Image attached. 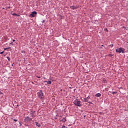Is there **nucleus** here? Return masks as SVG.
I'll use <instances>...</instances> for the list:
<instances>
[{
  "label": "nucleus",
  "instance_id": "obj_1",
  "mask_svg": "<svg viewBox=\"0 0 128 128\" xmlns=\"http://www.w3.org/2000/svg\"><path fill=\"white\" fill-rule=\"evenodd\" d=\"M38 95L39 98H40V100H44V96L42 90H40V92L38 93Z\"/></svg>",
  "mask_w": 128,
  "mask_h": 128
},
{
  "label": "nucleus",
  "instance_id": "obj_2",
  "mask_svg": "<svg viewBox=\"0 0 128 128\" xmlns=\"http://www.w3.org/2000/svg\"><path fill=\"white\" fill-rule=\"evenodd\" d=\"M74 104L75 106H82V102L78 99H76L74 102Z\"/></svg>",
  "mask_w": 128,
  "mask_h": 128
},
{
  "label": "nucleus",
  "instance_id": "obj_3",
  "mask_svg": "<svg viewBox=\"0 0 128 128\" xmlns=\"http://www.w3.org/2000/svg\"><path fill=\"white\" fill-rule=\"evenodd\" d=\"M36 14V12H33L31 14H30V16H32V18H34V16Z\"/></svg>",
  "mask_w": 128,
  "mask_h": 128
},
{
  "label": "nucleus",
  "instance_id": "obj_4",
  "mask_svg": "<svg viewBox=\"0 0 128 128\" xmlns=\"http://www.w3.org/2000/svg\"><path fill=\"white\" fill-rule=\"evenodd\" d=\"M32 118H30L29 116H26L25 118V120H26V122H30V120H32Z\"/></svg>",
  "mask_w": 128,
  "mask_h": 128
},
{
  "label": "nucleus",
  "instance_id": "obj_5",
  "mask_svg": "<svg viewBox=\"0 0 128 128\" xmlns=\"http://www.w3.org/2000/svg\"><path fill=\"white\" fill-rule=\"evenodd\" d=\"M116 52H119V54H120V52H124L122 50V48H119L118 49H116Z\"/></svg>",
  "mask_w": 128,
  "mask_h": 128
},
{
  "label": "nucleus",
  "instance_id": "obj_6",
  "mask_svg": "<svg viewBox=\"0 0 128 128\" xmlns=\"http://www.w3.org/2000/svg\"><path fill=\"white\" fill-rule=\"evenodd\" d=\"M79 8L78 6H70V8H71L72 10H76V8Z\"/></svg>",
  "mask_w": 128,
  "mask_h": 128
},
{
  "label": "nucleus",
  "instance_id": "obj_7",
  "mask_svg": "<svg viewBox=\"0 0 128 128\" xmlns=\"http://www.w3.org/2000/svg\"><path fill=\"white\" fill-rule=\"evenodd\" d=\"M34 112H31L30 114V116H32V118H36V116H34Z\"/></svg>",
  "mask_w": 128,
  "mask_h": 128
},
{
  "label": "nucleus",
  "instance_id": "obj_8",
  "mask_svg": "<svg viewBox=\"0 0 128 128\" xmlns=\"http://www.w3.org/2000/svg\"><path fill=\"white\" fill-rule=\"evenodd\" d=\"M90 97L88 96L86 98H84V102H88V100H90Z\"/></svg>",
  "mask_w": 128,
  "mask_h": 128
},
{
  "label": "nucleus",
  "instance_id": "obj_9",
  "mask_svg": "<svg viewBox=\"0 0 128 128\" xmlns=\"http://www.w3.org/2000/svg\"><path fill=\"white\" fill-rule=\"evenodd\" d=\"M101 96H102V94L100 93H98L96 94V98H100V97Z\"/></svg>",
  "mask_w": 128,
  "mask_h": 128
},
{
  "label": "nucleus",
  "instance_id": "obj_10",
  "mask_svg": "<svg viewBox=\"0 0 128 128\" xmlns=\"http://www.w3.org/2000/svg\"><path fill=\"white\" fill-rule=\"evenodd\" d=\"M45 82H47L48 84H52V81L50 80L45 81Z\"/></svg>",
  "mask_w": 128,
  "mask_h": 128
},
{
  "label": "nucleus",
  "instance_id": "obj_11",
  "mask_svg": "<svg viewBox=\"0 0 128 128\" xmlns=\"http://www.w3.org/2000/svg\"><path fill=\"white\" fill-rule=\"evenodd\" d=\"M36 126H38V128H40V124H39V123L38 122H36Z\"/></svg>",
  "mask_w": 128,
  "mask_h": 128
},
{
  "label": "nucleus",
  "instance_id": "obj_12",
  "mask_svg": "<svg viewBox=\"0 0 128 128\" xmlns=\"http://www.w3.org/2000/svg\"><path fill=\"white\" fill-rule=\"evenodd\" d=\"M12 14V16H20L19 15H18V14H15V13H14V14Z\"/></svg>",
  "mask_w": 128,
  "mask_h": 128
},
{
  "label": "nucleus",
  "instance_id": "obj_13",
  "mask_svg": "<svg viewBox=\"0 0 128 128\" xmlns=\"http://www.w3.org/2000/svg\"><path fill=\"white\" fill-rule=\"evenodd\" d=\"M62 122H66V118H63L62 119Z\"/></svg>",
  "mask_w": 128,
  "mask_h": 128
},
{
  "label": "nucleus",
  "instance_id": "obj_14",
  "mask_svg": "<svg viewBox=\"0 0 128 128\" xmlns=\"http://www.w3.org/2000/svg\"><path fill=\"white\" fill-rule=\"evenodd\" d=\"M112 94H118V92H112Z\"/></svg>",
  "mask_w": 128,
  "mask_h": 128
},
{
  "label": "nucleus",
  "instance_id": "obj_15",
  "mask_svg": "<svg viewBox=\"0 0 128 128\" xmlns=\"http://www.w3.org/2000/svg\"><path fill=\"white\" fill-rule=\"evenodd\" d=\"M6 58H7L8 62H10V57H8V56H7Z\"/></svg>",
  "mask_w": 128,
  "mask_h": 128
},
{
  "label": "nucleus",
  "instance_id": "obj_16",
  "mask_svg": "<svg viewBox=\"0 0 128 128\" xmlns=\"http://www.w3.org/2000/svg\"><path fill=\"white\" fill-rule=\"evenodd\" d=\"M8 50H12V48L11 47H8L7 48Z\"/></svg>",
  "mask_w": 128,
  "mask_h": 128
},
{
  "label": "nucleus",
  "instance_id": "obj_17",
  "mask_svg": "<svg viewBox=\"0 0 128 128\" xmlns=\"http://www.w3.org/2000/svg\"><path fill=\"white\" fill-rule=\"evenodd\" d=\"M88 102V104H92V102Z\"/></svg>",
  "mask_w": 128,
  "mask_h": 128
},
{
  "label": "nucleus",
  "instance_id": "obj_18",
  "mask_svg": "<svg viewBox=\"0 0 128 128\" xmlns=\"http://www.w3.org/2000/svg\"><path fill=\"white\" fill-rule=\"evenodd\" d=\"M4 51L2 52H0V54H4Z\"/></svg>",
  "mask_w": 128,
  "mask_h": 128
},
{
  "label": "nucleus",
  "instance_id": "obj_19",
  "mask_svg": "<svg viewBox=\"0 0 128 128\" xmlns=\"http://www.w3.org/2000/svg\"><path fill=\"white\" fill-rule=\"evenodd\" d=\"M110 46L111 48H112V46H114V44H110Z\"/></svg>",
  "mask_w": 128,
  "mask_h": 128
},
{
  "label": "nucleus",
  "instance_id": "obj_20",
  "mask_svg": "<svg viewBox=\"0 0 128 128\" xmlns=\"http://www.w3.org/2000/svg\"><path fill=\"white\" fill-rule=\"evenodd\" d=\"M13 120H14V122H18V120H16V119H14Z\"/></svg>",
  "mask_w": 128,
  "mask_h": 128
},
{
  "label": "nucleus",
  "instance_id": "obj_21",
  "mask_svg": "<svg viewBox=\"0 0 128 128\" xmlns=\"http://www.w3.org/2000/svg\"><path fill=\"white\" fill-rule=\"evenodd\" d=\"M0 94H4L2 93V92L0 91Z\"/></svg>",
  "mask_w": 128,
  "mask_h": 128
},
{
  "label": "nucleus",
  "instance_id": "obj_22",
  "mask_svg": "<svg viewBox=\"0 0 128 128\" xmlns=\"http://www.w3.org/2000/svg\"><path fill=\"white\" fill-rule=\"evenodd\" d=\"M113 56V55H112V54H109V56Z\"/></svg>",
  "mask_w": 128,
  "mask_h": 128
},
{
  "label": "nucleus",
  "instance_id": "obj_23",
  "mask_svg": "<svg viewBox=\"0 0 128 128\" xmlns=\"http://www.w3.org/2000/svg\"><path fill=\"white\" fill-rule=\"evenodd\" d=\"M10 44L14 45V43L12 42H10Z\"/></svg>",
  "mask_w": 128,
  "mask_h": 128
},
{
  "label": "nucleus",
  "instance_id": "obj_24",
  "mask_svg": "<svg viewBox=\"0 0 128 128\" xmlns=\"http://www.w3.org/2000/svg\"><path fill=\"white\" fill-rule=\"evenodd\" d=\"M36 78H40V76H36Z\"/></svg>",
  "mask_w": 128,
  "mask_h": 128
},
{
  "label": "nucleus",
  "instance_id": "obj_25",
  "mask_svg": "<svg viewBox=\"0 0 128 128\" xmlns=\"http://www.w3.org/2000/svg\"><path fill=\"white\" fill-rule=\"evenodd\" d=\"M8 50V48H5L4 49V50Z\"/></svg>",
  "mask_w": 128,
  "mask_h": 128
},
{
  "label": "nucleus",
  "instance_id": "obj_26",
  "mask_svg": "<svg viewBox=\"0 0 128 128\" xmlns=\"http://www.w3.org/2000/svg\"><path fill=\"white\" fill-rule=\"evenodd\" d=\"M22 54H24V52H25L24 50H22Z\"/></svg>",
  "mask_w": 128,
  "mask_h": 128
},
{
  "label": "nucleus",
  "instance_id": "obj_27",
  "mask_svg": "<svg viewBox=\"0 0 128 128\" xmlns=\"http://www.w3.org/2000/svg\"><path fill=\"white\" fill-rule=\"evenodd\" d=\"M66 128V126H62V128Z\"/></svg>",
  "mask_w": 128,
  "mask_h": 128
},
{
  "label": "nucleus",
  "instance_id": "obj_28",
  "mask_svg": "<svg viewBox=\"0 0 128 128\" xmlns=\"http://www.w3.org/2000/svg\"><path fill=\"white\" fill-rule=\"evenodd\" d=\"M12 42H16V40H12Z\"/></svg>",
  "mask_w": 128,
  "mask_h": 128
},
{
  "label": "nucleus",
  "instance_id": "obj_29",
  "mask_svg": "<svg viewBox=\"0 0 128 128\" xmlns=\"http://www.w3.org/2000/svg\"><path fill=\"white\" fill-rule=\"evenodd\" d=\"M20 126H22V123L20 122Z\"/></svg>",
  "mask_w": 128,
  "mask_h": 128
},
{
  "label": "nucleus",
  "instance_id": "obj_30",
  "mask_svg": "<svg viewBox=\"0 0 128 128\" xmlns=\"http://www.w3.org/2000/svg\"><path fill=\"white\" fill-rule=\"evenodd\" d=\"M60 90V92H62V89H61Z\"/></svg>",
  "mask_w": 128,
  "mask_h": 128
},
{
  "label": "nucleus",
  "instance_id": "obj_31",
  "mask_svg": "<svg viewBox=\"0 0 128 128\" xmlns=\"http://www.w3.org/2000/svg\"><path fill=\"white\" fill-rule=\"evenodd\" d=\"M106 30H107V32H108V29H106Z\"/></svg>",
  "mask_w": 128,
  "mask_h": 128
},
{
  "label": "nucleus",
  "instance_id": "obj_32",
  "mask_svg": "<svg viewBox=\"0 0 128 128\" xmlns=\"http://www.w3.org/2000/svg\"><path fill=\"white\" fill-rule=\"evenodd\" d=\"M63 91H64V92H66V90H63Z\"/></svg>",
  "mask_w": 128,
  "mask_h": 128
},
{
  "label": "nucleus",
  "instance_id": "obj_33",
  "mask_svg": "<svg viewBox=\"0 0 128 128\" xmlns=\"http://www.w3.org/2000/svg\"><path fill=\"white\" fill-rule=\"evenodd\" d=\"M43 22H44V20H43Z\"/></svg>",
  "mask_w": 128,
  "mask_h": 128
},
{
  "label": "nucleus",
  "instance_id": "obj_34",
  "mask_svg": "<svg viewBox=\"0 0 128 128\" xmlns=\"http://www.w3.org/2000/svg\"><path fill=\"white\" fill-rule=\"evenodd\" d=\"M10 8V7H8V8Z\"/></svg>",
  "mask_w": 128,
  "mask_h": 128
},
{
  "label": "nucleus",
  "instance_id": "obj_35",
  "mask_svg": "<svg viewBox=\"0 0 128 128\" xmlns=\"http://www.w3.org/2000/svg\"><path fill=\"white\" fill-rule=\"evenodd\" d=\"M102 46H104V45H102Z\"/></svg>",
  "mask_w": 128,
  "mask_h": 128
}]
</instances>
